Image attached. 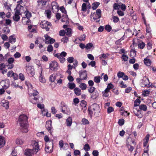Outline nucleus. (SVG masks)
<instances>
[{
	"instance_id": "nucleus-61",
	"label": "nucleus",
	"mask_w": 156,
	"mask_h": 156,
	"mask_svg": "<svg viewBox=\"0 0 156 156\" xmlns=\"http://www.w3.org/2000/svg\"><path fill=\"white\" fill-rule=\"evenodd\" d=\"M124 74H125L124 73L119 71L117 73V76L119 78H122Z\"/></svg>"
},
{
	"instance_id": "nucleus-45",
	"label": "nucleus",
	"mask_w": 156,
	"mask_h": 156,
	"mask_svg": "<svg viewBox=\"0 0 156 156\" xmlns=\"http://www.w3.org/2000/svg\"><path fill=\"white\" fill-rule=\"evenodd\" d=\"M112 18L113 21L115 23H117L119 20V18L117 16H113Z\"/></svg>"
},
{
	"instance_id": "nucleus-5",
	"label": "nucleus",
	"mask_w": 156,
	"mask_h": 156,
	"mask_svg": "<svg viewBox=\"0 0 156 156\" xmlns=\"http://www.w3.org/2000/svg\"><path fill=\"white\" fill-rule=\"evenodd\" d=\"M41 27L43 29H45L47 31H48L50 29V27L51 25V23L47 21L44 20L41 23Z\"/></svg>"
},
{
	"instance_id": "nucleus-63",
	"label": "nucleus",
	"mask_w": 156,
	"mask_h": 156,
	"mask_svg": "<svg viewBox=\"0 0 156 156\" xmlns=\"http://www.w3.org/2000/svg\"><path fill=\"white\" fill-rule=\"evenodd\" d=\"M93 46V44L91 43H88L86 46L85 48L87 49H90Z\"/></svg>"
},
{
	"instance_id": "nucleus-28",
	"label": "nucleus",
	"mask_w": 156,
	"mask_h": 156,
	"mask_svg": "<svg viewBox=\"0 0 156 156\" xmlns=\"http://www.w3.org/2000/svg\"><path fill=\"white\" fill-rule=\"evenodd\" d=\"M9 42L10 43L13 44L16 41V39L14 37V35H12L9 37Z\"/></svg>"
},
{
	"instance_id": "nucleus-8",
	"label": "nucleus",
	"mask_w": 156,
	"mask_h": 156,
	"mask_svg": "<svg viewBox=\"0 0 156 156\" xmlns=\"http://www.w3.org/2000/svg\"><path fill=\"white\" fill-rule=\"evenodd\" d=\"M61 109L62 112L64 114H66V111L69 110L67 105L63 101L61 102Z\"/></svg>"
},
{
	"instance_id": "nucleus-48",
	"label": "nucleus",
	"mask_w": 156,
	"mask_h": 156,
	"mask_svg": "<svg viewBox=\"0 0 156 156\" xmlns=\"http://www.w3.org/2000/svg\"><path fill=\"white\" fill-rule=\"evenodd\" d=\"M120 5H119L118 3H115L113 5V8L115 9H117L119 10L120 8Z\"/></svg>"
},
{
	"instance_id": "nucleus-1",
	"label": "nucleus",
	"mask_w": 156,
	"mask_h": 156,
	"mask_svg": "<svg viewBox=\"0 0 156 156\" xmlns=\"http://www.w3.org/2000/svg\"><path fill=\"white\" fill-rule=\"evenodd\" d=\"M19 123L21 127L20 129L21 132L27 133L28 132V117L25 115H20L18 119Z\"/></svg>"
},
{
	"instance_id": "nucleus-16",
	"label": "nucleus",
	"mask_w": 156,
	"mask_h": 156,
	"mask_svg": "<svg viewBox=\"0 0 156 156\" xmlns=\"http://www.w3.org/2000/svg\"><path fill=\"white\" fill-rule=\"evenodd\" d=\"M39 98V96L33 97L32 96H30V101L32 102L33 104H36L37 102V101L38 100Z\"/></svg>"
},
{
	"instance_id": "nucleus-13",
	"label": "nucleus",
	"mask_w": 156,
	"mask_h": 156,
	"mask_svg": "<svg viewBox=\"0 0 156 156\" xmlns=\"http://www.w3.org/2000/svg\"><path fill=\"white\" fill-rule=\"evenodd\" d=\"M20 11L19 10H17L15 12L14 16L13 17V19L14 21L18 22V21L20 19V17L19 15H21Z\"/></svg>"
},
{
	"instance_id": "nucleus-21",
	"label": "nucleus",
	"mask_w": 156,
	"mask_h": 156,
	"mask_svg": "<svg viewBox=\"0 0 156 156\" xmlns=\"http://www.w3.org/2000/svg\"><path fill=\"white\" fill-rule=\"evenodd\" d=\"M66 34L69 37H70L72 36V29L70 28H67L65 30Z\"/></svg>"
},
{
	"instance_id": "nucleus-38",
	"label": "nucleus",
	"mask_w": 156,
	"mask_h": 156,
	"mask_svg": "<svg viewBox=\"0 0 156 156\" xmlns=\"http://www.w3.org/2000/svg\"><path fill=\"white\" fill-rule=\"evenodd\" d=\"M80 87L82 90H85L87 88V85L86 84L84 83H80L79 85Z\"/></svg>"
},
{
	"instance_id": "nucleus-42",
	"label": "nucleus",
	"mask_w": 156,
	"mask_h": 156,
	"mask_svg": "<svg viewBox=\"0 0 156 156\" xmlns=\"http://www.w3.org/2000/svg\"><path fill=\"white\" fill-rule=\"evenodd\" d=\"M109 91L105 89V90L102 92L103 96L105 97H108L109 95Z\"/></svg>"
},
{
	"instance_id": "nucleus-60",
	"label": "nucleus",
	"mask_w": 156,
	"mask_h": 156,
	"mask_svg": "<svg viewBox=\"0 0 156 156\" xmlns=\"http://www.w3.org/2000/svg\"><path fill=\"white\" fill-rule=\"evenodd\" d=\"M74 60V58L73 57H70L67 59V61L69 63H72Z\"/></svg>"
},
{
	"instance_id": "nucleus-19",
	"label": "nucleus",
	"mask_w": 156,
	"mask_h": 156,
	"mask_svg": "<svg viewBox=\"0 0 156 156\" xmlns=\"http://www.w3.org/2000/svg\"><path fill=\"white\" fill-rule=\"evenodd\" d=\"M41 72L40 73V76L39 77V80L40 82L43 83H44L45 82V80L44 78L43 77V75H42V68H41Z\"/></svg>"
},
{
	"instance_id": "nucleus-55",
	"label": "nucleus",
	"mask_w": 156,
	"mask_h": 156,
	"mask_svg": "<svg viewBox=\"0 0 156 156\" xmlns=\"http://www.w3.org/2000/svg\"><path fill=\"white\" fill-rule=\"evenodd\" d=\"M105 29L108 32H110L112 30V27H111L109 25H106L105 27Z\"/></svg>"
},
{
	"instance_id": "nucleus-22",
	"label": "nucleus",
	"mask_w": 156,
	"mask_h": 156,
	"mask_svg": "<svg viewBox=\"0 0 156 156\" xmlns=\"http://www.w3.org/2000/svg\"><path fill=\"white\" fill-rule=\"evenodd\" d=\"M67 53L65 51L62 52L60 54L57 53L55 55V56L57 57H63L64 58L66 56Z\"/></svg>"
},
{
	"instance_id": "nucleus-12",
	"label": "nucleus",
	"mask_w": 156,
	"mask_h": 156,
	"mask_svg": "<svg viewBox=\"0 0 156 156\" xmlns=\"http://www.w3.org/2000/svg\"><path fill=\"white\" fill-rule=\"evenodd\" d=\"M80 77L83 80L87 79V73L86 70L80 71L79 72Z\"/></svg>"
},
{
	"instance_id": "nucleus-53",
	"label": "nucleus",
	"mask_w": 156,
	"mask_h": 156,
	"mask_svg": "<svg viewBox=\"0 0 156 156\" xmlns=\"http://www.w3.org/2000/svg\"><path fill=\"white\" fill-rule=\"evenodd\" d=\"M124 123V120L123 119H119L118 122V124L120 126H122Z\"/></svg>"
},
{
	"instance_id": "nucleus-27",
	"label": "nucleus",
	"mask_w": 156,
	"mask_h": 156,
	"mask_svg": "<svg viewBox=\"0 0 156 156\" xmlns=\"http://www.w3.org/2000/svg\"><path fill=\"white\" fill-rule=\"evenodd\" d=\"M37 2L39 6L40 5L43 6L46 5L47 1L44 0H39L37 1Z\"/></svg>"
},
{
	"instance_id": "nucleus-52",
	"label": "nucleus",
	"mask_w": 156,
	"mask_h": 156,
	"mask_svg": "<svg viewBox=\"0 0 156 156\" xmlns=\"http://www.w3.org/2000/svg\"><path fill=\"white\" fill-rule=\"evenodd\" d=\"M53 50V47L52 46L51 44H49L47 47V51L49 52H51Z\"/></svg>"
},
{
	"instance_id": "nucleus-64",
	"label": "nucleus",
	"mask_w": 156,
	"mask_h": 156,
	"mask_svg": "<svg viewBox=\"0 0 156 156\" xmlns=\"http://www.w3.org/2000/svg\"><path fill=\"white\" fill-rule=\"evenodd\" d=\"M150 93V91L148 90H145L143 91V94L144 96H147Z\"/></svg>"
},
{
	"instance_id": "nucleus-9",
	"label": "nucleus",
	"mask_w": 156,
	"mask_h": 156,
	"mask_svg": "<svg viewBox=\"0 0 156 156\" xmlns=\"http://www.w3.org/2000/svg\"><path fill=\"white\" fill-rule=\"evenodd\" d=\"M44 37L45 38V43L46 44H52L55 41V39L51 38L47 34L44 35Z\"/></svg>"
},
{
	"instance_id": "nucleus-54",
	"label": "nucleus",
	"mask_w": 156,
	"mask_h": 156,
	"mask_svg": "<svg viewBox=\"0 0 156 156\" xmlns=\"http://www.w3.org/2000/svg\"><path fill=\"white\" fill-rule=\"evenodd\" d=\"M45 13L47 18H50L51 17V12L50 10H46Z\"/></svg>"
},
{
	"instance_id": "nucleus-59",
	"label": "nucleus",
	"mask_w": 156,
	"mask_h": 156,
	"mask_svg": "<svg viewBox=\"0 0 156 156\" xmlns=\"http://www.w3.org/2000/svg\"><path fill=\"white\" fill-rule=\"evenodd\" d=\"M3 4L6 9H10V6L9 5V3L7 2H5Z\"/></svg>"
},
{
	"instance_id": "nucleus-17",
	"label": "nucleus",
	"mask_w": 156,
	"mask_h": 156,
	"mask_svg": "<svg viewBox=\"0 0 156 156\" xmlns=\"http://www.w3.org/2000/svg\"><path fill=\"white\" fill-rule=\"evenodd\" d=\"M151 30L149 25L146 26V35L148 38H150L151 37Z\"/></svg>"
},
{
	"instance_id": "nucleus-46",
	"label": "nucleus",
	"mask_w": 156,
	"mask_h": 156,
	"mask_svg": "<svg viewBox=\"0 0 156 156\" xmlns=\"http://www.w3.org/2000/svg\"><path fill=\"white\" fill-rule=\"evenodd\" d=\"M141 101L139 99H137L134 101V106L135 107L138 106L139 105Z\"/></svg>"
},
{
	"instance_id": "nucleus-30",
	"label": "nucleus",
	"mask_w": 156,
	"mask_h": 156,
	"mask_svg": "<svg viewBox=\"0 0 156 156\" xmlns=\"http://www.w3.org/2000/svg\"><path fill=\"white\" fill-rule=\"evenodd\" d=\"M75 94L76 95L79 96L81 94V90L78 88H75L74 89Z\"/></svg>"
},
{
	"instance_id": "nucleus-11",
	"label": "nucleus",
	"mask_w": 156,
	"mask_h": 156,
	"mask_svg": "<svg viewBox=\"0 0 156 156\" xmlns=\"http://www.w3.org/2000/svg\"><path fill=\"white\" fill-rule=\"evenodd\" d=\"M133 112L134 114L138 118H141L143 117V115L141 113V111L140 110L133 108Z\"/></svg>"
},
{
	"instance_id": "nucleus-51",
	"label": "nucleus",
	"mask_w": 156,
	"mask_h": 156,
	"mask_svg": "<svg viewBox=\"0 0 156 156\" xmlns=\"http://www.w3.org/2000/svg\"><path fill=\"white\" fill-rule=\"evenodd\" d=\"M82 123L84 125L88 124H89V122L88 120L85 118H83L82 120Z\"/></svg>"
},
{
	"instance_id": "nucleus-2",
	"label": "nucleus",
	"mask_w": 156,
	"mask_h": 156,
	"mask_svg": "<svg viewBox=\"0 0 156 156\" xmlns=\"http://www.w3.org/2000/svg\"><path fill=\"white\" fill-rule=\"evenodd\" d=\"M31 145L33 147L32 149H27L25 150V155L26 156H33L34 154H36L40 150L38 142L35 140L32 141Z\"/></svg>"
},
{
	"instance_id": "nucleus-26",
	"label": "nucleus",
	"mask_w": 156,
	"mask_h": 156,
	"mask_svg": "<svg viewBox=\"0 0 156 156\" xmlns=\"http://www.w3.org/2000/svg\"><path fill=\"white\" fill-rule=\"evenodd\" d=\"M72 122V118L71 117H69L66 120V125L68 126H71Z\"/></svg>"
},
{
	"instance_id": "nucleus-58",
	"label": "nucleus",
	"mask_w": 156,
	"mask_h": 156,
	"mask_svg": "<svg viewBox=\"0 0 156 156\" xmlns=\"http://www.w3.org/2000/svg\"><path fill=\"white\" fill-rule=\"evenodd\" d=\"M84 149L86 151H88L90 150V148L89 145L88 144H87L84 145Z\"/></svg>"
},
{
	"instance_id": "nucleus-20",
	"label": "nucleus",
	"mask_w": 156,
	"mask_h": 156,
	"mask_svg": "<svg viewBox=\"0 0 156 156\" xmlns=\"http://www.w3.org/2000/svg\"><path fill=\"white\" fill-rule=\"evenodd\" d=\"M90 97L93 99H96L98 96V93L97 91H94L91 93Z\"/></svg>"
},
{
	"instance_id": "nucleus-3",
	"label": "nucleus",
	"mask_w": 156,
	"mask_h": 156,
	"mask_svg": "<svg viewBox=\"0 0 156 156\" xmlns=\"http://www.w3.org/2000/svg\"><path fill=\"white\" fill-rule=\"evenodd\" d=\"M101 17V11L99 9H97L96 12H92L90 15V20L92 21H95L96 23L100 22V18Z\"/></svg>"
},
{
	"instance_id": "nucleus-50",
	"label": "nucleus",
	"mask_w": 156,
	"mask_h": 156,
	"mask_svg": "<svg viewBox=\"0 0 156 156\" xmlns=\"http://www.w3.org/2000/svg\"><path fill=\"white\" fill-rule=\"evenodd\" d=\"M61 41L64 43H67L69 41L68 38L65 37L61 39Z\"/></svg>"
},
{
	"instance_id": "nucleus-34",
	"label": "nucleus",
	"mask_w": 156,
	"mask_h": 156,
	"mask_svg": "<svg viewBox=\"0 0 156 156\" xmlns=\"http://www.w3.org/2000/svg\"><path fill=\"white\" fill-rule=\"evenodd\" d=\"M27 73L28 74H30L31 75L33 76L34 75V72L33 71H32L31 67H28L26 69Z\"/></svg>"
},
{
	"instance_id": "nucleus-41",
	"label": "nucleus",
	"mask_w": 156,
	"mask_h": 156,
	"mask_svg": "<svg viewBox=\"0 0 156 156\" xmlns=\"http://www.w3.org/2000/svg\"><path fill=\"white\" fill-rule=\"evenodd\" d=\"M2 105L6 109H7L9 108V103L8 101H5V102H2Z\"/></svg>"
},
{
	"instance_id": "nucleus-25",
	"label": "nucleus",
	"mask_w": 156,
	"mask_h": 156,
	"mask_svg": "<svg viewBox=\"0 0 156 156\" xmlns=\"http://www.w3.org/2000/svg\"><path fill=\"white\" fill-rule=\"evenodd\" d=\"M139 109L140 110H143L144 112L146 111L147 110V106L146 105L141 104L139 105Z\"/></svg>"
},
{
	"instance_id": "nucleus-7",
	"label": "nucleus",
	"mask_w": 156,
	"mask_h": 156,
	"mask_svg": "<svg viewBox=\"0 0 156 156\" xmlns=\"http://www.w3.org/2000/svg\"><path fill=\"white\" fill-rule=\"evenodd\" d=\"M58 67V63L56 61H53L50 63L49 68L51 70L55 71L57 70Z\"/></svg>"
},
{
	"instance_id": "nucleus-43",
	"label": "nucleus",
	"mask_w": 156,
	"mask_h": 156,
	"mask_svg": "<svg viewBox=\"0 0 156 156\" xmlns=\"http://www.w3.org/2000/svg\"><path fill=\"white\" fill-rule=\"evenodd\" d=\"M119 86L121 88H125L127 87L126 84L122 81H120L119 82Z\"/></svg>"
},
{
	"instance_id": "nucleus-39",
	"label": "nucleus",
	"mask_w": 156,
	"mask_h": 156,
	"mask_svg": "<svg viewBox=\"0 0 156 156\" xmlns=\"http://www.w3.org/2000/svg\"><path fill=\"white\" fill-rule=\"evenodd\" d=\"M100 3L98 2H95L92 4V8L93 9H96L99 6Z\"/></svg>"
},
{
	"instance_id": "nucleus-10",
	"label": "nucleus",
	"mask_w": 156,
	"mask_h": 156,
	"mask_svg": "<svg viewBox=\"0 0 156 156\" xmlns=\"http://www.w3.org/2000/svg\"><path fill=\"white\" fill-rule=\"evenodd\" d=\"M51 123L52 122L51 121H47L46 123V128L51 134L53 129Z\"/></svg>"
},
{
	"instance_id": "nucleus-49",
	"label": "nucleus",
	"mask_w": 156,
	"mask_h": 156,
	"mask_svg": "<svg viewBox=\"0 0 156 156\" xmlns=\"http://www.w3.org/2000/svg\"><path fill=\"white\" fill-rule=\"evenodd\" d=\"M145 43L144 42H142L141 43H140V44H138V48L140 49H143L145 47Z\"/></svg>"
},
{
	"instance_id": "nucleus-62",
	"label": "nucleus",
	"mask_w": 156,
	"mask_h": 156,
	"mask_svg": "<svg viewBox=\"0 0 156 156\" xmlns=\"http://www.w3.org/2000/svg\"><path fill=\"white\" fill-rule=\"evenodd\" d=\"M25 12L26 13L25 14V16L27 19L30 18L31 16V13L29 11H27L26 12Z\"/></svg>"
},
{
	"instance_id": "nucleus-14",
	"label": "nucleus",
	"mask_w": 156,
	"mask_h": 156,
	"mask_svg": "<svg viewBox=\"0 0 156 156\" xmlns=\"http://www.w3.org/2000/svg\"><path fill=\"white\" fill-rule=\"evenodd\" d=\"M150 82L148 78L146 79L142 83V87H152V85H150Z\"/></svg>"
},
{
	"instance_id": "nucleus-56",
	"label": "nucleus",
	"mask_w": 156,
	"mask_h": 156,
	"mask_svg": "<svg viewBox=\"0 0 156 156\" xmlns=\"http://www.w3.org/2000/svg\"><path fill=\"white\" fill-rule=\"evenodd\" d=\"M14 61V59L13 58H9L7 60V62L9 64H12V63H13Z\"/></svg>"
},
{
	"instance_id": "nucleus-36",
	"label": "nucleus",
	"mask_w": 156,
	"mask_h": 156,
	"mask_svg": "<svg viewBox=\"0 0 156 156\" xmlns=\"http://www.w3.org/2000/svg\"><path fill=\"white\" fill-rule=\"evenodd\" d=\"M149 151L148 146H147L146 149H144V152L142 154V156H149L148 151Z\"/></svg>"
},
{
	"instance_id": "nucleus-4",
	"label": "nucleus",
	"mask_w": 156,
	"mask_h": 156,
	"mask_svg": "<svg viewBox=\"0 0 156 156\" xmlns=\"http://www.w3.org/2000/svg\"><path fill=\"white\" fill-rule=\"evenodd\" d=\"M89 114L92 115L93 114L94 115H97L100 112V107L98 105L94 104L91 105L88 109Z\"/></svg>"
},
{
	"instance_id": "nucleus-32",
	"label": "nucleus",
	"mask_w": 156,
	"mask_h": 156,
	"mask_svg": "<svg viewBox=\"0 0 156 156\" xmlns=\"http://www.w3.org/2000/svg\"><path fill=\"white\" fill-rule=\"evenodd\" d=\"M24 142V140L20 138H17L16 140V143L17 144L22 145Z\"/></svg>"
},
{
	"instance_id": "nucleus-6",
	"label": "nucleus",
	"mask_w": 156,
	"mask_h": 156,
	"mask_svg": "<svg viewBox=\"0 0 156 156\" xmlns=\"http://www.w3.org/2000/svg\"><path fill=\"white\" fill-rule=\"evenodd\" d=\"M53 144V141L46 143L45 151L47 153H50L52 152Z\"/></svg>"
},
{
	"instance_id": "nucleus-29",
	"label": "nucleus",
	"mask_w": 156,
	"mask_h": 156,
	"mask_svg": "<svg viewBox=\"0 0 156 156\" xmlns=\"http://www.w3.org/2000/svg\"><path fill=\"white\" fill-rule=\"evenodd\" d=\"M67 87L70 89L72 90L74 88L76 87V85L73 83L69 82L68 83Z\"/></svg>"
},
{
	"instance_id": "nucleus-37",
	"label": "nucleus",
	"mask_w": 156,
	"mask_h": 156,
	"mask_svg": "<svg viewBox=\"0 0 156 156\" xmlns=\"http://www.w3.org/2000/svg\"><path fill=\"white\" fill-rule=\"evenodd\" d=\"M101 78L99 76H95L94 78V81L95 82L97 83H99L100 82Z\"/></svg>"
},
{
	"instance_id": "nucleus-47",
	"label": "nucleus",
	"mask_w": 156,
	"mask_h": 156,
	"mask_svg": "<svg viewBox=\"0 0 156 156\" xmlns=\"http://www.w3.org/2000/svg\"><path fill=\"white\" fill-rule=\"evenodd\" d=\"M3 31V32L6 34H9L10 32V30L8 27L4 28Z\"/></svg>"
},
{
	"instance_id": "nucleus-31",
	"label": "nucleus",
	"mask_w": 156,
	"mask_h": 156,
	"mask_svg": "<svg viewBox=\"0 0 156 156\" xmlns=\"http://www.w3.org/2000/svg\"><path fill=\"white\" fill-rule=\"evenodd\" d=\"M38 94V92L36 90H33L32 92L29 94L30 96H32L33 97L39 96Z\"/></svg>"
},
{
	"instance_id": "nucleus-40",
	"label": "nucleus",
	"mask_w": 156,
	"mask_h": 156,
	"mask_svg": "<svg viewBox=\"0 0 156 156\" xmlns=\"http://www.w3.org/2000/svg\"><path fill=\"white\" fill-rule=\"evenodd\" d=\"M109 55L108 53L106 54H101V55L99 57L100 59H106L108 58V56Z\"/></svg>"
},
{
	"instance_id": "nucleus-24",
	"label": "nucleus",
	"mask_w": 156,
	"mask_h": 156,
	"mask_svg": "<svg viewBox=\"0 0 156 156\" xmlns=\"http://www.w3.org/2000/svg\"><path fill=\"white\" fill-rule=\"evenodd\" d=\"M5 142L3 137L0 136V148L3 147L5 144Z\"/></svg>"
},
{
	"instance_id": "nucleus-35",
	"label": "nucleus",
	"mask_w": 156,
	"mask_h": 156,
	"mask_svg": "<svg viewBox=\"0 0 156 156\" xmlns=\"http://www.w3.org/2000/svg\"><path fill=\"white\" fill-rule=\"evenodd\" d=\"M144 62L147 66H149L151 65V60L148 58H145L144 59Z\"/></svg>"
},
{
	"instance_id": "nucleus-33",
	"label": "nucleus",
	"mask_w": 156,
	"mask_h": 156,
	"mask_svg": "<svg viewBox=\"0 0 156 156\" xmlns=\"http://www.w3.org/2000/svg\"><path fill=\"white\" fill-rule=\"evenodd\" d=\"M56 78V75L53 74L51 75L49 78V80L50 81L52 82H54Z\"/></svg>"
},
{
	"instance_id": "nucleus-23",
	"label": "nucleus",
	"mask_w": 156,
	"mask_h": 156,
	"mask_svg": "<svg viewBox=\"0 0 156 156\" xmlns=\"http://www.w3.org/2000/svg\"><path fill=\"white\" fill-rule=\"evenodd\" d=\"M80 105L81 106L83 109L84 110H86V102L85 101H81L80 102Z\"/></svg>"
},
{
	"instance_id": "nucleus-57",
	"label": "nucleus",
	"mask_w": 156,
	"mask_h": 156,
	"mask_svg": "<svg viewBox=\"0 0 156 156\" xmlns=\"http://www.w3.org/2000/svg\"><path fill=\"white\" fill-rule=\"evenodd\" d=\"M95 88L94 87L91 86L88 89V91L89 93H91L95 91Z\"/></svg>"
},
{
	"instance_id": "nucleus-44",
	"label": "nucleus",
	"mask_w": 156,
	"mask_h": 156,
	"mask_svg": "<svg viewBox=\"0 0 156 156\" xmlns=\"http://www.w3.org/2000/svg\"><path fill=\"white\" fill-rule=\"evenodd\" d=\"M113 87L114 86L112 83H109L108 84L107 88L105 89L110 91V90L112 89Z\"/></svg>"
},
{
	"instance_id": "nucleus-18",
	"label": "nucleus",
	"mask_w": 156,
	"mask_h": 156,
	"mask_svg": "<svg viewBox=\"0 0 156 156\" xmlns=\"http://www.w3.org/2000/svg\"><path fill=\"white\" fill-rule=\"evenodd\" d=\"M69 18L66 13H64L62 16L61 21L62 22H66V23L69 22Z\"/></svg>"
},
{
	"instance_id": "nucleus-15",
	"label": "nucleus",
	"mask_w": 156,
	"mask_h": 156,
	"mask_svg": "<svg viewBox=\"0 0 156 156\" xmlns=\"http://www.w3.org/2000/svg\"><path fill=\"white\" fill-rule=\"evenodd\" d=\"M51 6L53 12L55 13L56 12V10H58V6L56 2H53L51 3Z\"/></svg>"
}]
</instances>
